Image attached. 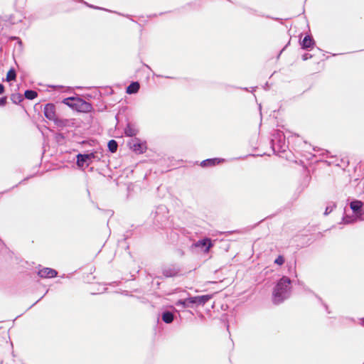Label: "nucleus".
<instances>
[{"label": "nucleus", "mask_w": 364, "mask_h": 364, "mask_svg": "<svg viewBox=\"0 0 364 364\" xmlns=\"http://www.w3.org/2000/svg\"><path fill=\"white\" fill-rule=\"evenodd\" d=\"M189 301V297L186 299H179L176 302V306L182 309L192 307L193 304Z\"/></svg>", "instance_id": "obj_20"}, {"label": "nucleus", "mask_w": 364, "mask_h": 364, "mask_svg": "<svg viewBox=\"0 0 364 364\" xmlns=\"http://www.w3.org/2000/svg\"><path fill=\"white\" fill-rule=\"evenodd\" d=\"M154 224L158 228H163L168 220V210L166 205H160L151 214Z\"/></svg>", "instance_id": "obj_3"}, {"label": "nucleus", "mask_w": 364, "mask_h": 364, "mask_svg": "<svg viewBox=\"0 0 364 364\" xmlns=\"http://www.w3.org/2000/svg\"><path fill=\"white\" fill-rule=\"evenodd\" d=\"M58 127H70L74 125V119L57 118L53 122Z\"/></svg>", "instance_id": "obj_13"}, {"label": "nucleus", "mask_w": 364, "mask_h": 364, "mask_svg": "<svg viewBox=\"0 0 364 364\" xmlns=\"http://www.w3.org/2000/svg\"><path fill=\"white\" fill-rule=\"evenodd\" d=\"M26 180H27V178L23 179V181H20V182H19V184H21V183H23V182H24L25 181H26Z\"/></svg>", "instance_id": "obj_35"}, {"label": "nucleus", "mask_w": 364, "mask_h": 364, "mask_svg": "<svg viewBox=\"0 0 364 364\" xmlns=\"http://www.w3.org/2000/svg\"><path fill=\"white\" fill-rule=\"evenodd\" d=\"M196 247L201 248L204 252L208 253L210 248L213 246V243L212 242V240L208 238L205 237L204 239L198 240L196 244Z\"/></svg>", "instance_id": "obj_8"}, {"label": "nucleus", "mask_w": 364, "mask_h": 364, "mask_svg": "<svg viewBox=\"0 0 364 364\" xmlns=\"http://www.w3.org/2000/svg\"><path fill=\"white\" fill-rule=\"evenodd\" d=\"M56 138L58 139H63L64 136L62 134H59L57 135Z\"/></svg>", "instance_id": "obj_30"}, {"label": "nucleus", "mask_w": 364, "mask_h": 364, "mask_svg": "<svg viewBox=\"0 0 364 364\" xmlns=\"http://www.w3.org/2000/svg\"><path fill=\"white\" fill-rule=\"evenodd\" d=\"M139 132L136 127L132 123H127L126 127L124 128V134L127 136H134Z\"/></svg>", "instance_id": "obj_15"}, {"label": "nucleus", "mask_w": 364, "mask_h": 364, "mask_svg": "<svg viewBox=\"0 0 364 364\" xmlns=\"http://www.w3.org/2000/svg\"><path fill=\"white\" fill-rule=\"evenodd\" d=\"M291 280L287 276L280 278L272 291V302L279 305L288 299L291 294Z\"/></svg>", "instance_id": "obj_1"}, {"label": "nucleus", "mask_w": 364, "mask_h": 364, "mask_svg": "<svg viewBox=\"0 0 364 364\" xmlns=\"http://www.w3.org/2000/svg\"><path fill=\"white\" fill-rule=\"evenodd\" d=\"M43 113L45 117L50 121L54 122L58 117L56 114L55 105L53 103H48L45 105Z\"/></svg>", "instance_id": "obj_7"}, {"label": "nucleus", "mask_w": 364, "mask_h": 364, "mask_svg": "<svg viewBox=\"0 0 364 364\" xmlns=\"http://www.w3.org/2000/svg\"><path fill=\"white\" fill-rule=\"evenodd\" d=\"M161 319L166 323H171L174 319V315L169 311H165L162 313Z\"/></svg>", "instance_id": "obj_18"}, {"label": "nucleus", "mask_w": 364, "mask_h": 364, "mask_svg": "<svg viewBox=\"0 0 364 364\" xmlns=\"http://www.w3.org/2000/svg\"><path fill=\"white\" fill-rule=\"evenodd\" d=\"M57 274L58 272L55 269L48 267L43 268L38 272V275L41 278H53Z\"/></svg>", "instance_id": "obj_12"}, {"label": "nucleus", "mask_w": 364, "mask_h": 364, "mask_svg": "<svg viewBox=\"0 0 364 364\" xmlns=\"http://www.w3.org/2000/svg\"><path fill=\"white\" fill-rule=\"evenodd\" d=\"M336 203H333V202H330L328 203L326 208V210H325V212H324V215H328L329 213H331L333 210L336 208Z\"/></svg>", "instance_id": "obj_25"}, {"label": "nucleus", "mask_w": 364, "mask_h": 364, "mask_svg": "<svg viewBox=\"0 0 364 364\" xmlns=\"http://www.w3.org/2000/svg\"><path fill=\"white\" fill-rule=\"evenodd\" d=\"M11 100L13 103L18 105L23 101V97L20 93H15L11 95Z\"/></svg>", "instance_id": "obj_23"}, {"label": "nucleus", "mask_w": 364, "mask_h": 364, "mask_svg": "<svg viewBox=\"0 0 364 364\" xmlns=\"http://www.w3.org/2000/svg\"><path fill=\"white\" fill-rule=\"evenodd\" d=\"M212 298V296L210 294H205V295H201V296H191L189 297V301L192 302L193 305L200 306V305H204L205 303H207L210 299Z\"/></svg>", "instance_id": "obj_9"}, {"label": "nucleus", "mask_w": 364, "mask_h": 364, "mask_svg": "<svg viewBox=\"0 0 364 364\" xmlns=\"http://www.w3.org/2000/svg\"><path fill=\"white\" fill-rule=\"evenodd\" d=\"M180 272V268L176 265H172L163 269L162 273L165 277H176Z\"/></svg>", "instance_id": "obj_11"}, {"label": "nucleus", "mask_w": 364, "mask_h": 364, "mask_svg": "<svg viewBox=\"0 0 364 364\" xmlns=\"http://www.w3.org/2000/svg\"><path fill=\"white\" fill-rule=\"evenodd\" d=\"M360 324L364 326V318L360 319Z\"/></svg>", "instance_id": "obj_32"}, {"label": "nucleus", "mask_w": 364, "mask_h": 364, "mask_svg": "<svg viewBox=\"0 0 364 364\" xmlns=\"http://www.w3.org/2000/svg\"><path fill=\"white\" fill-rule=\"evenodd\" d=\"M24 96L28 100H34L38 96V93L33 90H26Z\"/></svg>", "instance_id": "obj_22"}, {"label": "nucleus", "mask_w": 364, "mask_h": 364, "mask_svg": "<svg viewBox=\"0 0 364 364\" xmlns=\"http://www.w3.org/2000/svg\"><path fill=\"white\" fill-rule=\"evenodd\" d=\"M92 109V105L81 98L80 107L77 112H89Z\"/></svg>", "instance_id": "obj_19"}, {"label": "nucleus", "mask_w": 364, "mask_h": 364, "mask_svg": "<svg viewBox=\"0 0 364 364\" xmlns=\"http://www.w3.org/2000/svg\"><path fill=\"white\" fill-rule=\"evenodd\" d=\"M108 149L111 153H115L117 150L118 144L114 139H111L107 144Z\"/></svg>", "instance_id": "obj_21"}, {"label": "nucleus", "mask_w": 364, "mask_h": 364, "mask_svg": "<svg viewBox=\"0 0 364 364\" xmlns=\"http://www.w3.org/2000/svg\"><path fill=\"white\" fill-rule=\"evenodd\" d=\"M11 38H12V39H17L18 38H16V37H12Z\"/></svg>", "instance_id": "obj_37"}, {"label": "nucleus", "mask_w": 364, "mask_h": 364, "mask_svg": "<svg viewBox=\"0 0 364 364\" xmlns=\"http://www.w3.org/2000/svg\"><path fill=\"white\" fill-rule=\"evenodd\" d=\"M6 102H7L6 97H0V107L4 106L6 104Z\"/></svg>", "instance_id": "obj_27"}, {"label": "nucleus", "mask_w": 364, "mask_h": 364, "mask_svg": "<svg viewBox=\"0 0 364 364\" xmlns=\"http://www.w3.org/2000/svg\"><path fill=\"white\" fill-rule=\"evenodd\" d=\"M102 155L99 156L97 151L88 154H78L77 155L76 164L78 167L82 168L85 165L88 166L92 161H100Z\"/></svg>", "instance_id": "obj_5"}, {"label": "nucleus", "mask_w": 364, "mask_h": 364, "mask_svg": "<svg viewBox=\"0 0 364 364\" xmlns=\"http://www.w3.org/2000/svg\"><path fill=\"white\" fill-rule=\"evenodd\" d=\"M16 77V73L14 69L11 68L9 70L6 75V80L7 81H11L15 80Z\"/></svg>", "instance_id": "obj_24"}, {"label": "nucleus", "mask_w": 364, "mask_h": 364, "mask_svg": "<svg viewBox=\"0 0 364 364\" xmlns=\"http://www.w3.org/2000/svg\"><path fill=\"white\" fill-rule=\"evenodd\" d=\"M5 91V88L3 84L0 83V95H2Z\"/></svg>", "instance_id": "obj_29"}, {"label": "nucleus", "mask_w": 364, "mask_h": 364, "mask_svg": "<svg viewBox=\"0 0 364 364\" xmlns=\"http://www.w3.org/2000/svg\"><path fill=\"white\" fill-rule=\"evenodd\" d=\"M323 306H324V307H325V309H326V311L329 314V313H330V311H328V306H327L326 304H323Z\"/></svg>", "instance_id": "obj_33"}, {"label": "nucleus", "mask_w": 364, "mask_h": 364, "mask_svg": "<svg viewBox=\"0 0 364 364\" xmlns=\"http://www.w3.org/2000/svg\"><path fill=\"white\" fill-rule=\"evenodd\" d=\"M224 161H225L224 159H220V158L208 159L203 160L201 162L200 166L203 167L213 166H215L216 164H218L220 162Z\"/></svg>", "instance_id": "obj_16"}, {"label": "nucleus", "mask_w": 364, "mask_h": 364, "mask_svg": "<svg viewBox=\"0 0 364 364\" xmlns=\"http://www.w3.org/2000/svg\"><path fill=\"white\" fill-rule=\"evenodd\" d=\"M157 77H166V78H173L172 77L163 76V75H157Z\"/></svg>", "instance_id": "obj_34"}, {"label": "nucleus", "mask_w": 364, "mask_h": 364, "mask_svg": "<svg viewBox=\"0 0 364 364\" xmlns=\"http://www.w3.org/2000/svg\"><path fill=\"white\" fill-rule=\"evenodd\" d=\"M284 48H282V50H281L280 53L279 54V56L280 55V54L282 53V52L283 50H284Z\"/></svg>", "instance_id": "obj_36"}, {"label": "nucleus", "mask_w": 364, "mask_h": 364, "mask_svg": "<svg viewBox=\"0 0 364 364\" xmlns=\"http://www.w3.org/2000/svg\"><path fill=\"white\" fill-rule=\"evenodd\" d=\"M131 149L137 154H143L146 151L147 147L146 142L141 141L138 138H134L129 142Z\"/></svg>", "instance_id": "obj_6"}, {"label": "nucleus", "mask_w": 364, "mask_h": 364, "mask_svg": "<svg viewBox=\"0 0 364 364\" xmlns=\"http://www.w3.org/2000/svg\"><path fill=\"white\" fill-rule=\"evenodd\" d=\"M350 208L355 214V217L344 216L343 218V223L344 224L353 223L357 220H364V204L361 200H353L350 203Z\"/></svg>", "instance_id": "obj_2"}, {"label": "nucleus", "mask_w": 364, "mask_h": 364, "mask_svg": "<svg viewBox=\"0 0 364 364\" xmlns=\"http://www.w3.org/2000/svg\"><path fill=\"white\" fill-rule=\"evenodd\" d=\"M312 58V55L309 53H304L303 55H302V60H307L310 58Z\"/></svg>", "instance_id": "obj_28"}, {"label": "nucleus", "mask_w": 364, "mask_h": 364, "mask_svg": "<svg viewBox=\"0 0 364 364\" xmlns=\"http://www.w3.org/2000/svg\"><path fill=\"white\" fill-rule=\"evenodd\" d=\"M284 257L282 255H279L274 260V263L281 266L284 263Z\"/></svg>", "instance_id": "obj_26"}, {"label": "nucleus", "mask_w": 364, "mask_h": 364, "mask_svg": "<svg viewBox=\"0 0 364 364\" xmlns=\"http://www.w3.org/2000/svg\"><path fill=\"white\" fill-rule=\"evenodd\" d=\"M140 88V85L139 82H132L129 86L127 87L126 92L127 94H136L138 92Z\"/></svg>", "instance_id": "obj_17"}, {"label": "nucleus", "mask_w": 364, "mask_h": 364, "mask_svg": "<svg viewBox=\"0 0 364 364\" xmlns=\"http://www.w3.org/2000/svg\"><path fill=\"white\" fill-rule=\"evenodd\" d=\"M87 6H90V7H91V8H94V9H102V8H100V7H97V6H92V5H88V4H87Z\"/></svg>", "instance_id": "obj_31"}, {"label": "nucleus", "mask_w": 364, "mask_h": 364, "mask_svg": "<svg viewBox=\"0 0 364 364\" xmlns=\"http://www.w3.org/2000/svg\"><path fill=\"white\" fill-rule=\"evenodd\" d=\"M81 102V98L80 97H70L65 98L63 100V103L68 105V107L78 111Z\"/></svg>", "instance_id": "obj_10"}, {"label": "nucleus", "mask_w": 364, "mask_h": 364, "mask_svg": "<svg viewBox=\"0 0 364 364\" xmlns=\"http://www.w3.org/2000/svg\"><path fill=\"white\" fill-rule=\"evenodd\" d=\"M315 41L311 36H306L303 40L300 42V45L302 49L309 50L314 47Z\"/></svg>", "instance_id": "obj_14"}, {"label": "nucleus", "mask_w": 364, "mask_h": 364, "mask_svg": "<svg viewBox=\"0 0 364 364\" xmlns=\"http://www.w3.org/2000/svg\"><path fill=\"white\" fill-rule=\"evenodd\" d=\"M271 146L274 153H284L288 149L286 144L285 136L279 130L275 131L271 139Z\"/></svg>", "instance_id": "obj_4"}]
</instances>
